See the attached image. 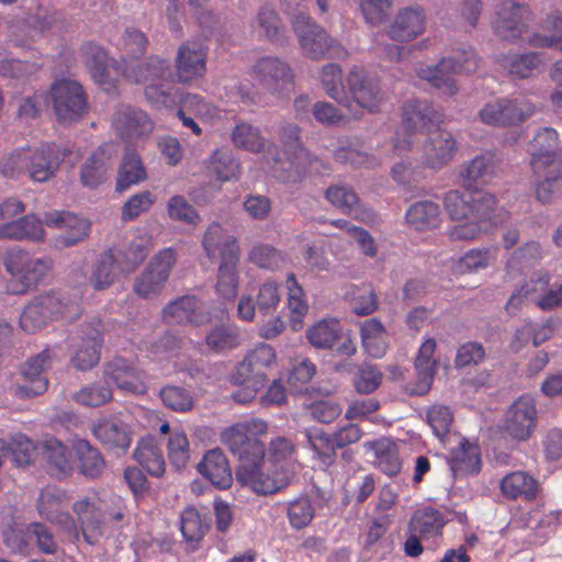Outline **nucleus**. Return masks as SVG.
<instances>
[{
	"label": "nucleus",
	"mask_w": 562,
	"mask_h": 562,
	"mask_svg": "<svg viewBox=\"0 0 562 562\" xmlns=\"http://www.w3.org/2000/svg\"><path fill=\"white\" fill-rule=\"evenodd\" d=\"M501 492L508 499L521 498L530 502L537 497L539 491L538 481L522 471L506 474L501 480Z\"/></svg>",
	"instance_id": "nucleus-36"
},
{
	"label": "nucleus",
	"mask_w": 562,
	"mask_h": 562,
	"mask_svg": "<svg viewBox=\"0 0 562 562\" xmlns=\"http://www.w3.org/2000/svg\"><path fill=\"white\" fill-rule=\"evenodd\" d=\"M124 76L136 83L151 81L146 86L144 93L154 106L172 109L176 104L175 80L167 60L151 56L140 61L126 64Z\"/></svg>",
	"instance_id": "nucleus-4"
},
{
	"label": "nucleus",
	"mask_w": 562,
	"mask_h": 562,
	"mask_svg": "<svg viewBox=\"0 0 562 562\" xmlns=\"http://www.w3.org/2000/svg\"><path fill=\"white\" fill-rule=\"evenodd\" d=\"M113 126L125 140L140 139L151 133L154 124L146 112L131 105H121L113 115Z\"/></svg>",
	"instance_id": "nucleus-22"
},
{
	"label": "nucleus",
	"mask_w": 562,
	"mask_h": 562,
	"mask_svg": "<svg viewBox=\"0 0 562 562\" xmlns=\"http://www.w3.org/2000/svg\"><path fill=\"white\" fill-rule=\"evenodd\" d=\"M436 347V340L432 338L425 340L420 346L415 361L417 382L411 390L412 394L425 395L430 390L437 368V362L432 359Z\"/></svg>",
	"instance_id": "nucleus-34"
},
{
	"label": "nucleus",
	"mask_w": 562,
	"mask_h": 562,
	"mask_svg": "<svg viewBox=\"0 0 562 562\" xmlns=\"http://www.w3.org/2000/svg\"><path fill=\"white\" fill-rule=\"evenodd\" d=\"M38 453L50 475L61 479L70 474L72 470L70 451L61 441L56 438L43 440L38 445Z\"/></svg>",
	"instance_id": "nucleus-29"
},
{
	"label": "nucleus",
	"mask_w": 562,
	"mask_h": 562,
	"mask_svg": "<svg viewBox=\"0 0 562 562\" xmlns=\"http://www.w3.org/2000/svg\"><path fill=\"white\" fill-rule=\"evenodd\" d=\"M112 396L110 383L103 376V380L83 386L72 395V398L81 405L97 407L110 402Z\"/></svg>",
	"instance_id": "nucleus-56"
},
{
	"label": "nucleus",
	"mask_w": 562,
	"mask_h": 562,
	"mask_svg": "<svg viewBox=\"0 0 562 562\" xmlns=\"http://www.w3.org/2000/svg\"><path fill=\"white\" fill-rule=\"evenodd\" d=\"M206 347L216 353L232 350L239 345V334L229 323H220L213 326L205 336Z\"/></svg>",
	"instance_id": "nucleus-50"
},
{
	"label": "nucleus",
	"mask_w": 562,
	"mask_h": 562,
	"mask_svg": "<svg viewBox=\"0 0 562 562\" xmlns=\"http://www.w3.org/2000/svg\"><path fill=\"white\" fill-rule=\"evenodd\" d=\"M113 154L114 146L103 144L86 160L80 172L85 187L95 188L106 180Z\"/></svg>",
	"instance_id": "nucleus-30"
},
{
	"label": "nucleus",
	"mask_w": 562,
	"mask_h": 562,
	"mask_svg": "<svg viewBox=\"0 0 562 562\" xmlns=\"http://www.w3.org/2000/svg\"><path fill=\"white\" fill-rule=\"evenodd\" d=\"M456 74V61L446 57L435 66H422L417 69V76L420 79L428 81L447 95H453L458 91L453 78Z\"/></svg>",
	"instance_id": "nucleus-31"
},
{
	"label": "nucleus",
	"mask_w": 562,
	"mask_h": 562,
	"mask_svg": "<svg viewBox=\"0 0 562 562\" xmlns=\"http://www.w3.org/2000/svg\"><path fill=\"white\" fill-rule=\"evenodd\" d=\"M363 448L372 453L378 468L385 474L392 476L402 469V460L398 454V447L395 441L387 437L364 442Z\"/></svg>",
	"instance_id": "nucleus-32"
},
{
	"label": "nucleus",
	"mask_w": 562,
	"mask_h": 562,
	"mask_svg": "<svg viewBox=\"0 0 562 562\" xmlns=\"http://www.w3.org/2000/svg\"><path fill=\"white\" fill-rule=\"evenodd\" d=\"M280 138L288 157L284 161L278 158L276 166H280V170L293 169L300 173L304 169V161L308 156L300 142V127L295 124H285L282 126Z\"/></svg>",
	"instance_id": "nucleus-28"
},
{
	"label": "nucleus",
	"mask_w": 562,
	"mask_h": 562,
	"mask_svg": "<svg viewBox=\"0 0 562 562\" xmlns=\"http://www.w3.org/2000/svg\"><path fill=\"white\" fill-rule=\"evenodd\" d=\"M427 13L418 4L401 8L386 26V35L394 42L408 43L426 32Z\"/></svg>",
	"instance_id": "nucleus-18"
},
{
	"label": "nucleus",
	"mask_w": 562,
	"mask_h": 562,
	"mask_svg": "<svg viewBox=\"0 0 562 562\" xmlns=\"http://www.w3.org/2000/svg\"><path fill=\"white\" fill-rule=\"evenodd\" d=\"M533 19L529 7L516 0H499L495 5L494 30L504 40L520 36Z\"/></svg>",
	"instance_id": "nucleus-17"
},
{
	"label": "nucleus",
	"mask_w": 562,
	"mask_h": 562,
	"mask_svg": "<svg viewBox=\"0 0 562 562\" xmlns=\"http://www.w3.org/2000/svg\"><path fill=\"white\" fill-rule=\"evenodd\" d=\"M209 175L221 182H227L237 177L239 164L231 149L222 147L215 149L206 160Z\"/></svg>",
	"instance_id": "nucleus-46"
},
{
	"label": "nucleus",
	"mask_w": 562,
	"mask_h": 562,
	"mask_svg": "<svg viewBox=\"0 0 562 562\" xmlns=\"http://www.w3.org/2000/svg\"><path fill=\"white\" fill-rule=\"evenodd\" d=\"M80 53L93 81L104 91H113L115 88L111 74L113 65L104 48L93 42H87L82 44Z\"/></svg>",
	"instance_id": "nucleus-24"
},
{
	"label": "nucleus",
	"mask_w": 562,
	"mask_h": 562,
	"mask_svg": "<svg viewBox=\"0 0 562 562\" xmlns=\"http://www.w3.org/2000/svg\"><path fill=\"white\" fill-rule=\"evenodd\" d=\"M471 217L487 228L488 224L496 225L497 202L493 194L483 191L472 193Z\"/></svg>",
	"instance_id": "nucleus-55"
},
{
	"label": "nucleus",
	"mask_w": 562,
	"mask_h": 562,
	"mask_svg": "<svg viewBox=\"0 0 562 562\" xmlns=\"http://www.w3.org/2000/svg\"><path fill=\"white\" fill-rule=\"evenodd\" d=\"M292 27L304 55L311 59L324 57L340 58L346 52L339 43L304 13L294 14Z\"/></svg>",
	"instance_id": "nucleus-8"
},
{
	"label": "nucleus",
	"mask_w": 562,
	"mask_h": 562,
	"mask_svg": "<svg viewBox=\"0 0 562 562\" xmlns=\"http://www.w3.org/2000/svg\"><path fill=\"white\" fill-rule=\"evenodd\" d=\"M537 420L536 401L531 395L524 394L506 409L501 429L510 439L522 442L527 441L536 430Z\"/></svg>",
	"instance_id": "nucleus-11"
},
{
	"label": "nucleus",
	"mask_w": 562,
	"mask_h": 562,
	"mask_svg": "<svg viewBox=\"0 0 562 562\" xmlns=\"http://www.w3.org/2000/svg\"><path fill=\"white\" fill-rule=\"evenodd\" d=\"M198 470L218 488H228L232 485V471L226 457L220 449L207 451L199 462Z\"/></svg>",
	"instance_id": "nucleus-33"
},
{
	"label": "nucleus",
	"mask_w": 562,
	"mask_h": 562,
	"mask_svg": "<svg viewBox=\"0 0 562 562\" xmlns=\"http://www.w3.org/2000/svg\"><path fill=\"white\" fill-rule=\"evenodd\" d=\"M133 457L150 475L159 477L165 473L166 462L162 452L151 437L138 442Z\"/></svg>",
	"instance_id": "nucleus-44"
},
{
	"label": "nucleus",
	"mask_w": 562,
	"mask_h": 562,
	"mask_svg": "<svg viewBox=\"0 0 562 562\" xmlns=\"http://www.w3.org/2000/svg\"><path fill=\"white\" fill-rule=\"evenodd\" d=\"M26 532L30 540H34L38 551L44 554L54 555L59 551V543L53 530L43 522H31L26 525Z\"/></svg>",
	"instance_id": "nucleus-59"
},
{
	"label": "nucleus",
	"mask_w": 562,
	"mask_h": 562,
	"mask_svg": "<svg viewBox=\"0 0 562 562\" xmlns=\"http://www.w3.org/2000/svg\"><path fill=\"white\" fill-rule=\"evenodd\" d=\"M364 350L373 358H381L387 349V333L379 318L366 319L360 327Z\"/></svg>",
	"instance_id": "nucleus-43"
},
{
	"label": "nucleus",
	"mask_w": 562,
	"mask_h": 562,
	"mask_svg": "<svg viewBox=\"0 0 562 562\" xmlns=\"http://www.w3.org/2000/svg\"><path fill=\"white\" fill-rule=\"evenodd\" d=\"M52 360L50 350L45 349L25 361L21 369L23 381L14 385V395L19 398H30L44 394L48 387L44 372L52 367Z\"/></svg>",
	"instance_id": "nucleus-16"
},
{
	"label": "nucleus",
	"mask_w": 562,
	"mask_h": 562,
	"mask_svg": "<svg viewBox=\"0 0 562 562\" xmlns=\"http://www.w3.org/2000/svg\"><path fill=\"white\" fill-rule=\"evenodd\" d=\"M405 217L407 224L415 231L435 229L441 223V210L438 203L422 200L407 209Z\"/></svg>",
	"instance_id": "nucleus-37"
},
{
	"label": "nucleus",
	"mask_w": 562,
	"mask_h": 562,
	"mask_svg": "<svg viewBox=\"0 0 562 562\" xmlns=\"http://www.w3.org/2000/svg\"><path fill=\"white\" fill-rule=\"evenodd\" d=\"M103 376L119 390L133 394L146 392L145 374L122 357H116L105 364Z\"/></svg>",
	"instance_id": "nucleus-23"
},
{
	"label": "nucleus",
	"mask_w": 562,
	"mask_h": 562,
	"mask_svg": "<svg viewBox=\"0 0 562 562\" xmlns=\"http://www.w3.org/2000/svg\"><path fill=\"white\" fill-rule=\"evenodd\" d=\"M559 137L555 130L544 127L540 130L529 144L530 167L536 162H542L544 166L553 161H562L557 151Z\"/></svg>",
	"instance_id": "nucleus-35"
},
{
	"label": "nucleus",
	"mask_w": 562,
	"mask_h": 562,
	"mask_svg": "<svg viewBox=\"0 0 562 562\" xmlns=\"http://www.w3.org/2000/svg\"><path fill=\"white\" fill-rule=\"evenodd\" d=\"M276 361V353L271 346L258 345L237 366L234 381H252L255 386H263L267 380L266 370Z\"/></svg>",
	"instance_id": "nucleus-20"
},
{
	"label": "nucleus",
	"mask_w": 562,
	"mask_h": 562,
	"mask_svg": "<svg viewBox=\"0 0 562 562\" xmlns=\"http://www.w3.org/2000/svg\"><path fill=\"white\" fill-rule=\"evenodd\" d=\"M443 206L450 220L456 222L468 220L471 217L472 194L467 199L460 191L450 190L443 195Z\"/></svg>",
	"instance_id": "nucleus-61"
},
{
	"label": "nucleus",
	"mask_w": 562,
	"mask_h": 562,
	"mask_svg": "<svg viewBox=\"0 0 562 562\" xmlns=\"http://www.w3.org/2000/svg\"><path fill=\"white\" fill-rule=\"evenodd\" d=\"M535 106L525 99H496L483 105L479 119L490 126L517 125L533 115Z\"/></svg>",
	"instance_id": "nucleus-13"
},
{
	"label": "nucleus",
	"mask_w": 562,
	"mask_h": 562,
	"mask_svg": "<svg viewBox=\"0 0 562 562\" xmlns=\"http://www.w3.org/2000/svg\"><path fill=\"white\" fill-rule=\"evenodd\" d=\"M443 115L426 100H411L403 106V132L396 133L392 139L393 149L397 155L413 150L414 142L431 132L442 122Z\"/></svg>",
	"instance_id": "nucleus-6"
},
{
	"label": "nucleus",
	"mask_w": 562,
	"mask_h": 562,
	"mask_svg": "<svg viewBox=\"0 0 562 562\" xmlns=\"http://www.w3.org/2000/svg\"><path fill=\"white\" fill-rule=\"evenodd\" d=\"M413 149L423 166L431 169H441L452 160L457 151V142L453 135L445 130H432L414 142Z\"/></svg>",
	"instance_id": "nucleus-12"
},
{
	"label": "nucleus",
	"mask_w": 562,
	"mask_h": 562,
	"mask_svg": "<svg viewBox=\"0 0 562 562\" xmlns=\"http://www.w3.org/2000/svg\"><path fill=\"white\" fill-rule=\"evenodd\" d=\"M231 138L235 147L250 153L263 150L267 143L259 127L247 122L237 123L232 131Z\"/></svg>",
	"instance_id": "nucleus-51"
},
{
	"label": "nucleus",
	"mask_w": 562,
	"mask_h": 562,
	"mask_svg": "<svg viewBox=\"0 0 562 562\" xmlns=\"http://www.w3.org/2000/svg\"><path fill=\"white\" fill-rule=\"evenodd\" d=\"M81 311L76 299L66 293L49 291L35 296L23 310L20 325L26 333H35L58 317L75 321Z\"/></svg>",
	"instance_id": "nucleus-5"
},
{
	"label": "nucleus",
	"mask_w": 562,
	"mask_h": 562,
	"mask_svg": "<svg viewBox=\"0 0 562 562\" xmlns=\"http://www.w3.org/2000/svg\"><path fill=\"white\" fill-rule=\"evenodd\" d=\"M231 241L239 247L233 235L227 234L218 223H212L205 232L202 244L209 258L213 259L218 255L223 260Z\"/></svg>",
	"instance_id": "nucleus-53"
},
{
	"label": "nucleus",
	"mask_w": 562,
	"mask_h": 562,
	"mask_svg": "<svg viewBox=\"0 0 562 562\" xmlns=\"http://www.w3.org/2000/svg\"><path fill=\"white\" fill-rule=\"evenodd\" d=\"M382 372L372 364L363 363L358 369L353 380V386L359 394H371L382 383Z\"/></svg>",
	"instance_id": "nucleus-64"
},
{
	"label": "nucleus",
	"mask_w": 562,
	"mask_h": 562,
	"mask_svg": "<svg viewBox=\"0 0 562 562\" xmlns=\"http://www.w3.org/2000/svg\"><path fill=\"white\" fill-rule=\"evenodd\" d=\"M125 251L110 248L101 254L95 261L89 282L95 290H104L111 286L121 273L133 271L143 260L144 255L124 261Z\"/></svg>",
	"instance_id": "nucleus-14"
},
{
	"label": "nucleus",
	"mask_w": 562,
	"mask_h": 562,
	"mask_svg": "<svg viewBox=\"0 0 562 562\" xmlns=\"http://www.w3.org/2000/svg\"><path fill=\"white\" fill-rule=\"evenodd\" d=\"M75 517L65 510L64 493L54 487L44 488L37 499V512L41 517L60 526L69 540L77 543L82 537L90 546L101 541L102 519L99 504L89 497L74 502L71 506Z\"/></svg>",
	"instance_id": "nucleus-2"
},
{
	"label": "nucleus",
	"mask_w": 562,
	"mask_h": 562,
	"mask_svg": "<svg viewBox=\"0 0 562 562\" xmlns=\"http://www.w3.org/2000/svg\"><path fill=\"white\" fill-rule=\"evenodd\" d=\"M9 457L16 467L29 465L38 452V446H35L24 435H18L13 441L8 445Z\"/></svg>",
	"instance_id": "nucleus-62"
},
{
	"label": "nucleus",
	"mask_w": 562,
	"mask_h": 562,
	"mask_svg": "<svg viewBox=\"0 0 562 562\" xmlns=\"http://www.w3.org/2000/svg\"><path fill=\"white\" fill-rule=\"evenodd\" d=\"M175 262L176 256L171 248L159 252L135 280L134 291L142 297H149L158 293L167 281Z\"/></svg>",
	"instance_id": "nucleus-19"
},
{
	"label": "nucleus",
	"mask_w": 562,
	"mask_h": 562,
	"mask_svg": "<svg viewBox=\"0 0 562 562\" xmlns=\"http://www.w3.org/2000/svg\"><path fill=\"white\" fill-rule=\"evenodd\" d=\"M43 224L61 231L56 237V246L63 248L71 247L83 240L90 231V223L87 220L78 217L71 212L54 210L46 212L43 220L37 218L34 214H27L16 221L0 225V239L42 241L45 238Z\"/></svg>",
	"instance_id": "nucleus-3"
},
{
	"label": "nucleus",
	"mask_w": 562,
	"mask_h": 562,
	"mask_svg": "<svg viewBox=\"0 0 562 562\" xmlns=\"http://www.w3.org/2000/svg\"><path fill=\"white\" fill-rule=\"evenodd\" d=\"M146 179V171L139 155L132 148H126L117 171V192H124Z\"/></svg>",
	"instance_id": "nucleus-40"
},
{
	"label": "nucleus",
	"mask_w": 562,
	"mask_h": 562,
	"mask_svg": "<svg viewBox=\"0 0 562 562\" xmlns=\"http://www.w3.org/2000/svg\"><path fill=\"white\" fill-rule=\"evenodd\" d=\"M481 458L479 447L467 440H462L452 451L450 468L454 475H467L480 470Z\"/></svg>",
	"instance_id": "nucleus-47"
},
{
	"label": "nucleus",
	"mask_w": 562,
	"mask_h": 562,
	"mask_svg": "<svg viewBox=\"0 0 562 562\" xmlns=\"http://www.w3.org/2000/svg\"><path fill=\"white\" fill-rule=\"evenodd\" d=\"M76 453L79 461V472L88 479L99 477L105 468V461L100 451L87 440L76 443Z\"/></svg>",
	"instance_id": "nucleus-49"
},
{
	"label": "nucleus",
	"mask_w": 562,
	"mask_h": 562,
	"mask_svg": "<svg viewBox=\"0 0 562 562\" xmlns=\"http://www.w3.org/2000/svg\"><path fill=\"white\" fill-rule=\"evenodd\" d=\"M547 276L538 277L526 281L520 289L514 292L505 306L508 313H515L525 302L533 303L537 306L543 295Z\"/></svg>",
	"instance_id": "nucleus-52"
},
{
	"label": "nucleus",
	"mask_w": 562,
	"mask_h": 562,
	"mask_svg": "<svg viewBox=\"0 0 562 562\" xmlns=\"http://www.w3.org/2000/svg\"><path fill=\"white\" fill-rule=\"evenodd\" d=\"M494 156L485 153L462 165L460 179L467 188L487 183L494 173Z\"/></svg>",
	"instance_id": "nucleus-39"
},
{
	"label": "nucleus",
	"mask_w": 562,
	"mask_h": 562,
	"mask_svg": "<svg viewBox=\"0 0 562 562\" xmlns=\"http://www.w3.org/2000/svg\"><path fill=\"white\" fill-rule=\"evenodd\" d=\"M49 93L55 115L61 124H72L89 111L87 93L75 80L56 81Z\"/></svg>",
	"instance_id": "nucleus-9"
},
{
	"label": "nucleus",
	"mask_w": 562,
	"mask_h": 562,
	"mask_svg": "<svg viewBox=\"0 0 562 562\" xmlns=\"http://www.w3.org/2000/svg\"><path fill=\"white\" fill-rule=\"evenodd\" d=\"M248 260L260 269L276 270L284 263L283 256L271 245L256 244L248 252Z\"/></svg>",
	"instance_id": "nucleus-60"
},
{
	"label": "nucleus",
	"mask_w": 562,
	"mask_h": 562,
	"mask_svg": "<svg viewBox=\"0 0 562 562\" xmlns=\"http://www.w3.org/2000/svg\"><path fill=\"white\" fill-rule=\"evenodd\" d=\"M445 525V517L439 510L425 507L414 513L409 529L412 533L418 535L420 539H429L441 535Z\"/></svg>",
	"instance_id": "nucleus-41"
},
{
	"label": "nucleus",
	"mask_w": 562,
	"mask_h": 562,
	"mask_svg": "<svg viewBox=\"0 0 562 562\" xmlns=\"http://www.w3.org/2000/svg\"><path fill=\"white\" fill-rule=\"evenodd\" d=\"M207 47L202 41L186 42L178 49V82L190 83L206 70Z\"/></svg>",
	"instance_id": "nucleus-21"
},
{
	"label": "nucleus",
	"mask_w": 562,
	"mask_h": 562,
	"mask_svg": "<svg viewBox=\"0 0 562 562\" xmlns=\"http://www.w3.org/2000/svg\"><path fill=\"white\" fill-rule=\"evenodd\" d=\"M304 435L307 446L314 452L313 458L325 467L331 465L336 460V450L338 449L334 435L323 429H305Z\"/></svg>",
	"instance_id": "nucleus-45"
},
{
	"label": "nucleus",
	"mask_w": 562,
	"mask_h": 562,
	"mask_svg": "<svg viewBox=\"0 0 562 562\" xmlns=\"http://www.w3.org/2000/svg\"><path fill=\"white\" fill-rule=\"evenodd\" d=\"M543 64L541 55L538 53L514 54L506 56L503 66L512 76L517 78H527L538 70Z\"/></svg>",
	"instance_id": "nucleus-57"
},
{
	"label": "nucleus",
	"mask_w": 562,
	"mask_h": 562,
	"mask_svg": "<svg viewBox=\"0 0 562 562\" xmlns=\"http://www.w3.org/2000/svg\"><path fill=\"white\" fill-rule=\"evenodd\" d=\"M268 432V423L249 418L222 432V442L237 457V481L259 494H273L293 483L297 461L292 439L276 436L266 449L258 438Z\"/></svg>",
	"instance_id": "nucleus-1"
},
{
	"label": "nucleus",
	"mask_w": 562,
	"mask_h": 562,
	"mask_svg": "<svg viewBox=\"0 0 562 562\" xmlns=\"http://www.w3.org/2000/svg\"><path fill=\"white\" fill-rule=\"evenodd\" d=\"M325 198L330 204L344 212H351L359 204L357 193L346 184L330 186L325 192Z\"/></svg>",
	"instance_id": "nucleus-63"
},
{
	"label": "nucleus",
	"mask_w": 562,
	"mask_h": 562,
	"mask_svg": "<svg viewBox=\"0 0 562 562\" xmlns=\"http://www.w3.org/2000/svg\"><path fill=\"white\" fill-rule=\"evenodd\" d=\"M95 438L108 449L126 452L132 442L128 426L119 420H103L93 428Z\"/></svg>",
	"instance_id": "nucleus-38"
},
{
	"label": "nucleus",
	"mask_w": 562,
	"mask_h": 562,
	"mask_svg": "<svg viewBox=\"0 0 562 562\" xmlns=\"http://www.w3.org/2000/svg\"><path fill=\"white\" fill-rule=\"evenodd\" d=\"M535 176V196L542 204L551 203L562 192V161L531 166Z\"/></svg>",
	"instance_id": "nucleus-25"
},
{
	"label": "nucleus",
	"mask_w": 562,
	"mask_h": 562,
	"mask_svg": "<svg viewBox=\"0 0 562 562\" xmlns=\"http://www.w3.org/2000/svg\"><path fill=\"white\" fill-rule=\"evenodd\" d=\"M239 247L231 241L217 271L216 293L224 300H234L237 295L239 277L237 266L239 263Z\"/></svg>",
	"instance_id": "nucleus-27"
},
{
	"label": "nucleus",
	"mask_w": 562,
	"mask_h": 562,
	"mask_svg": "<svg viewBox=\"0 0 562 562\" xmlns=\"http://www.w3.org/2000/svg\"><path fill=\"white\" fill-rule=\"evenodd\" d=\"M69 154L70 150L61 149L56 144H43L36 149L27 148L25 175L34 182H48Z\"/></svg>",
	"instance_id": "nucleus-15"
},
{
	"label": "nucleus",
	"mask_w": 562,
	"mask_h": 562,
	"mask_svg": "<svg viewBox=\"0 0 562 562\" xmlns=\"http://www.w3.org/2000/svg\"><path fill=\"white\" fill-rule=\"evenodd\" d=\"M2 265L11 276L15 294H24L35 289L53 268L49 257L35 258L20 247L7 249L2 255Z\"/></svg>",
	"instance_id": "nucleus-7"
},
{
	"label": "nucleus",
	"mask_w": 562,
	"mask_h": 562,
	"mask_svg": "<svg viewBox=\"0 0 562 562\" xmlns=\"http://www.w3.org/2000/svg\"><path fill=\"white\" fill-rule=\"evenodd\" d=\"M319 80L326 94L346 110L351 111V102L342 86L341 68L337 64L325 65L319 74Z\"/></svg>",
	"instance_id": "nucleus-48"
},
{
	"label": "nucleus",
	"mask_w": 562,
	"mask_h": 562,
	"mask_svg": "<svg viewBox=\"0 0 562 562\" xmlns=\"http://www.w3.org/2000/svg\"><path fill=\"white\" fill-rule=\"evenodd\" d=\"M252 74L266 89L271 91L290 83L293 78L289 65L272 56L259 58L252 66Z\"/></svg>",
	"instance_id": "nucleus-26"
},
{
	"label": "nucleus",
	"mask_w": 562,
	"mask_h": 562,
	"mask_svg": "<svg viewBox=\"0 0 562 562\" xmlns=\"http://www.w3.org/2000/svg\"><path fill=\"white\" fill-rule=\"evenodd\" d=\"M346 85L351 102V111L347 110L353 119H359L362 112L353 110V104L369 113H375L384 102V92L379 82L361 68H352L347 77Z\"/></svg>",
	"instance_id": "nucleus-10"
},
{
	"label": "nucleus",
	"mask_w": 562,
	"mask_h": 562,
	"mask_svg": "<svg viewBox=\"0 0 562 562\" xmlns=\"http://www.w3.org/2000/svg\"><path fill=\"white\" fill-rule=\"evenodd\" d=\"M210 321L206 306L194 295L178 299V324L200 326Z\"/></svg>",
	"instance_id": "nucleus-54"
},
{
	"label": "nucleus",
	"mask_w": 562,
	"mask_h": 562,
	"mask_svg": "<svg viewBox=\"0 0 562 562\" xmlns=\"http://www.w3.org/2000/svg\"><path fill=\"white\" fill-rule=\"evenodd\" d=\"M250 27L255 36L277 41L281 35L282 22L273 5L263 4L251 20Z\"/></svg>",
	"instance_id": "nucleus-42"
},
{
	"label": "nucleus",
	"mask_w": 562,
	"mask_h": 562,
	"mask_svg": "<svg viewBox=\"0 0 562 562\" xmlns=\"http://www.w3.org/2000/svg\"><path fill=\"white\" fill-rule=\"evenodd\" d=\"M340 333L339 323L335 319H324L306 331L310 344L319 349H329L337 341Z\"/></svg>",
	"instance_id": "nucleus-58"
}]
</instances>
